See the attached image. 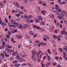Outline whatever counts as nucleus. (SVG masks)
I'll use <instances>...</instances> for the list:
<instances>
[{
	"mask_svg": "<svg viewBox=\"0 0 67 67\" xmlns=\"http://www.w3.org/2000/svg\"><path fill=\"white\" fill-rule=\"evenodd\" d=\"M64 15L62 14H60L58 15V17L59 18V19L60 20H64L65 18L64 17Z\"/></svg>",
	"mask_w": 67,
	"mask_h": 67,
	"instance_id": "nucleus-1",
	"label": "nucleus"
},
{
	"mask_svg": "<svg viewBox=\"0 0 67 67\" xmlns=\"http://www.w3.org/2000/svg\"><path fill=\"white\" fill-rule=\"evenodd\" d=\"M16 26H17L18 28H20V29H21V30H22L23 28V27L22 26V25H21V24H19V23H17Z\"/></svg>",
	"mask_w": 67,
	"mask_h": 67,
	"instance_id": "nucleus-2",
	"label": "nucleus"
},
{
	"mask_svg": "<svg viewBox=\"0 0 67 67\" xmlns=\"http://www.w3.org/2000/svg\"><path fill=\"white\" fill-rule=\"evenodd\" d=\"M24 29H26V28H29L30 29V26L29 24H26V25H24Z\"/></svg>",
	"mask_w": 67,
	"mask_h": 67,
	"instance_id": "nucleus-3",
	"label": "nucleus"
},
{
	"mask_svg": "<svg viewBox=\"0 0 67 67\" xmlns=\"http://www.w3.org/2000/svg\"><path fill=\"white\" fill-rule=\"evenodd\" d=\"M63 55H64L63 58H65V59H66V60L67 61V57H66V54L65 52H63Z\"/></svg>",
	"mask_w": 67,
	"mask_h": 67,
	"instance_id": "nucleus-4",
	"label": "nucleus"
},
{
	"mask_svg": "<svg viewBox=\"0 0 67 67\" xmlns=\"http://www.w3.org/2000/svg\"><path fill=\"white\" fill-rule=\"evenodd\" d=\"M52 11L53 12H56L57 11V8L55 7H53L52 9Z\"/></svg>",
	"mask_w": 67,
	"mask_h": 67,
	"instance_id": "nucleus-5",
	"label": "nucleus"
},
{
	"mask_svg": "<svg viewBox=\"0 0 67 67\" xmlns=\"http://www.w3.org/2000/svg\"><path fill=\"white\" fill-rule=\"evenodd\" d=\"M12 23L13 25H16V26L17 23H16L15 21L14 20H12Z\"/></svg>",
	"mask_w": 67,
	"mask_h": 67,
	"instance_id": "nucleus-6",
	"label": "nucleus"
},
{
	"mask_svg": "<svg viewBox=\"0 0 67 67\" xmlns=\"http://www.w3.org/2000/svg\"><path fill=\"white\" fill-rule=\"evenodd\" d=\"M35 22L37 23H40V20L39 19H36L35 20Z\"/></svg>",
	"mask_w": 67,
	"mask_h": 67,
	"instance_id": "nucleus-7",
	"label": "nucleus"
},
{
	"mask_svg": "<svg viewBox=\"0 0 67 67\" xmlns=\"http://www.w3.org/2000/svg\"><path fill=\"white\" fill-rule=\"evenodd\" d=\"M38 18L39 21H42L43 20V19L42 18V17L41 16H38Z\"/></svg>",
	"mask_w": 67,
	"mask_h": 67,
	"instance_id": "nucleus-8",
	"label": "nucleus"
},
{
	"mask_svg": "<svg viewBox=\"0 0 67 67\" xmlns=\"http://www.w3.org/2000/svg\"><path fill=\"white\" fill-rule=\"evenodd\" d=\"M16 59H20V56H19V54H18V53H17L16 54Z\"/></svg>",
	"mask_w": 67,
	"mask_h": 67,
	"instance_id": "nucleus-9",
	"label": "nucleus"
},
{
	"mask_svg": "<svg viewBox=\"0 0 67 67\" xmlns=\"http://www.w3.org/2000/svg\"><path fill=\"white\" fill-rule=\"evenodd\" d=\"M0 56H1V59H3V58H4V55L2 53L1 54H0Z\"/></svg>",
	"mask_w": 67,
	"mask_h": 67,
	"instance_id": "nucleus-10",
	"label": "nucleus"
},
{
	"mask_svg": "<svg viewBox=\"0 0 67 67\" xmlns=\"http://www.w3.org/2000/svg\"><path fill=\"white\" fill-rule=\"evenodd\" d=\"M32 54L33 55H35V54H37V52L35 51H33L32 52Z\"/></svg>",
	"mask_w": 67,
	"mask_h": 67,
	"instance_id": "nucleus-11",
	"label": "nucleus"
},
{
	"mask_svg": "<svg viewBox=\"0 0 67 67\" xmlns=\"http://www.w3.org/2000/svg\"><path fill=\"white\" fill-rule=\"evenodd\" d=\"M0 24L1 25H3V26H4V25H6V24H3V23L2 21H0Z\"/></svg>",
	"mask_w": 67,
	"mask_h": 67,
	"instance_id": "nucleus-12",
	"label": "nucleus"
},
{
	"mask_svg": "<svg viewBox=\"0 0 67 67\" xmlns=\"http://www.w3.org/2000/svg\"><path fill=\"white\" fill-rule=\"evenodd\" d=\"M59 37H62V36H61L59 35L57 37L58 40V41H61V39Z\"/></svg>",
	"mask_w": 67,
	"mask_h": 67,
	"instance_id": "nucleus-13",
	"label": "nucleus"
},
{
	"mask_svg": "<svg viewBox=\"0 0 67 67\" xmlns=\"http://www.w3.org/2000/svg\"><path fill=\"white\" fill-rule=\"evenodd\" d=\"M51 65V63L49 62H48L47 64H45V65L47 66H47H49V65Z\"/></svg>",
	"mask_w": 67,
	"mask_h": 67,
	"instance_id": "nucleus-14",
	"label": "nucleus"
},
{
	"mask_svg": "<svg viewBox=\"0 0 67 67\" xmlns=\"http://www.w3.org/2000/svg\"><path fill=\"white\" fill-rule=\"evenodd\" d=\"M15 67H19L20 66V64L19 63H16L15 64Z\"/></svg>",
	"mask_w": 67,
	"mask_h": 67,
	"instance_id": "nucleus-15",
	"label": "nucleus"
},
{
	"mask_svg": "<svg viewBox=\"0 0 67 67\" xmlns=\"http://www.w3.org/2000/svg\"><path fill=\"white\" fill-rule=\"evenodd\" d=\"M5 51L6 52H7V53H9V51H10V49L8 48H6L5 49Z\"/></svg>",
	"mask_w": 67,
	"mask_h": 67,
	"instance_id": "nucleus-16",
	"label": "nucleus"
},
{
	"mask_svg": "<svg viewBox=\"0 0 67 67\" xmlns=\"http://www.w3.org/2000/svg\"><path fill=\"white\" fill-rule=\"evenodd\" d=\"M40 44L41 45H42V46H44V45H46V43H43L42 42H41V43H40Z\"/></svg>",
	"mask_w": 67,
	"mask_h": 67,
	"instance_id": "nucleus-17",
	"label": "nucleus"
},
{
	"mask_svg": "<svg viewBox=\"0 0 67 67\" xmlns=\"http://www.w3.org/2000/svg\"><path fill=\"white\" fill-rule=\"evenodd\" d=\"M18 30H13L12 32V33H15V32H18Z\"/></svg>",
	"mask_w": 67,
	"mask_h": 67,
	"instance_id": "nucleus-18",
	"label": "nucleus"
},
{
	"mask_svg": "<svg viewBox=\"0 0 67 67\" xmlns=\"http://www.w3.org/2000/svg\"><path fill=\"white\" fill-rule=\"evenodd\" d=\"M50 18H52V19H53L54 18V15H50Z\"/></svg>",
	"mask_w": 67,
	"mask_h": 67,
	"instance_id": "nucleus-19",
	"label": "nucleus"
},
{
	"mask_svg": "<svg viewBox=\"0 0 67 67\" xmlns=\"http://www.w3.org/2000/svg\"><path fill=\"white\" fill-rule=\"evenodd\" d=\"M40 24L42 26H43V25H44V24H45V23H44V22H41L40 23Z\"/></svg>",
	"mask_w": 67,
	"mask_h": 67,
	"instance_id": "nucleus-20",
	"label": "nucleus"
},
{
	"mask_svg": "<svg viewBox=\"0 0 67 67\" xmlns=\"http://www.w3.org/2000/svg\"><path fill=\"white\" fill-rule=\"evenodd\" d=\"M47 59L48 61H50L51 60V57L49 55L47 56Z\"/></svg>",
	"mask_w": 67,
	"mask_h": 67,
	"instance_id": "nucleus-21",
	"label": "nucleus"
},
{
	"mask_svg": "<svg viewBox=\"0 0 67 67\" xmlns=\"http://www.w3.org/2000/svg\"><path fill=\"white\" fill-rule=\"evenodd\" d=\"M42 52V51H40L37 54V56H39V55H40V53H41Z\"/></svg>",
	"mask_w": 67,
	"mask_h": 67,
	"instance_id": "nucleus-22",
	"label": "nucleus"
},
{
	"mask_svg": "<svg viewBox=\"0 0 67 67\" xmlns=\"http://www.w3.org/2000/svg\"><path fill=\"white\" fill-rule=\"evenodd\" d=\"M45 13H46V11H41V13L43 14V15H45Z\"/></svg>",
	"mask_w": 67,
	"mask_h": 67,
	"instance_id": "nucleus-23",
	"label": "nucleus"
},
{
	"mask_svg": "<svg viewBox=\"0 0 67 67\" xmlns=\"http://www.w3.org/2000/svg\"><path fill=\"white\" fill-rule=\"evenodd\" d=\"M32 17V16L31 15H29L27 17V19H30V18H31Z\"/></svg>",
	"mask_w": 67,
	"mask_h": 67,
	"instance_id": "nucleus-24",
	"label": "nucleus"
},
{
	"mask_svg": "<svg viewBox=\"0 0 67 67\" xmlns=\"http://www.w3.org/2000/svg\"><path fill=\"white\" fill-rule=\"evenodd\" d=\"M16 5L18 8H19V3L18 2H16Z\"/></svg>",
	"mask_w": 67,
	"mask_h": 67,
	"instance_id": "nucleus-25",
	"label": "nucleus"
},
{
	"mask_svg": "<svg viewBox=\"0 0 67 67\" xmlns=\"http://www.w3.org/2000/svg\"><path fill=\"white\" fill-rule=\"evenodd\" d=\"M29 34H30L31 35H34V34H33V32L32 31H30L29 32Z\"/></svg>",
	"mask_w": 67,
	"mask_h": 67,
	"instance_id": "nucleus-26",
	"label": "nucleus"
},
{
	"mask_svg": "<svg viewBox=\"0 0 67 67\" xmlns=\"http://www.w3.org/2000/svg\"><path fill=\"white\" fill-rule=\"evenodd\" d=\"M59 49L60 50V52L61 53H62V52L63 51V49L61 48H59Z\"/></svg>",
	"mask_w": 67,
	"mask_h": 67,
	"instance_id": "nucleus-27",
	"label": "nucleus"
},
{
	"mask_svg": "<svg viewBox=\"0 0 67 67\" xmlns=\"http://www.w3.org/2000/svg\"><path fill=\"white\" fill-rule=\"evenodd\" d=\"M65 47L66 48H64V49L66 53H67V46H66Z\"/></svg>",
	"mask_w": 67,
	"mask_h": 67,
	"instance_id": "nucleus-28",
	"label": "nucleus"
},
{
	"mask_svg": "<svg viewBox=\"0 0 67 67\" xmlns=\"http://www.w3.org/2000/svg\"><path fill=\"white\" fill-rule=\"evenodd\" d=\"M19 14H23V13L21 11H20L18 12Z\"/></svg>",
	"mask_w": 67,
	"mask_h": 67,
	"instance_id": "nucleus-29",
	"label": "nucleus"
},
{
	"mask_svg": "<svg viewBox=\"0 0 67 67\" xmlns=\"http://www.w3.org/2000/svg\"><path fill=\"white\" fill-rule=\"evenodd\" d=\"M53 38H56L57 37L56 36V35H54L53 36Z\"/></svg>",
	"mask_w": 67,
	"mask_h": 67,
	"instance_id": "nucleus-30",
	"label": "nucleus"
},
{
	"mask_svg": "<svg viewBox=\"0 0 67 67\" xmlns=\"http://www.w3.org/2000/svg\"><path fill=\"white\" fill-rule=\"evenodd\" d=\"M16 52H13L12 54V55L13 56H15V55H16Z\"/></svg>",
	"mask_w": 67,
	"mask_h": 67,
	"instance_id": "nucleus-31",
	"label": "nucleus"
},
{
	"mask_svg": "<svg viewBox=\"0 0 67 67\" xmlns=\"http://www.w3.org/2000/svg\"><path fill=\"white\" fill-rule=\"evenodd\" d=\"M66 3V2H61L60 3V4H65Z\"/></svg>",
	"mask_w": 67,
	"mask_h": 67,
	"instance_id": "nucleus-32",
	"label": "nucleus"
},
{
	"mask_svg": "<svg viewBox=\"0 0 67 67\" xmlns=\"http://www.w3.org/2000/svg\"><path fill=\"white\" fill-rule=\"evenodd\" d=\"M44 37H45V38H46L48 40H49V37H48V36H44Z\"/></svg>",
	"mask_w": 67,
	"mask_h": 67,
	"instance_id": "nucleus-33",
	"label": "nucleus"
},
{
	"mask_svg": "<svg viewBox=\"0 0 67 67\" xmlns=\"http://www.w3.org/2000/svg\"><path fill=\"white\" fill-rule=\"evenodd\" d=\"M3 55H5V56L7 54V53H6V52H5V51H4V52H3Z\"/></svg>",
	"mask_w": 67,
	"mask_h": 67,
	"instance_id": "nucleus-34",
	"label": "nucleus"
},
{
	"mask_svg": "<svg viewBox=\"0 0 67 67\" xmlns=\"http://www.w3.org/2000/svg\"><path fill=\"white\" fill-rule=\"evenodd\" d=\"M4 47H5L3 46H2L1 47H0V49H3V48H4Z\"/></svg>",
	"mask_w": 67,
	"mask_h": 67,
	"instance_id": "nucleus-35",
	"label": "nucleus"
},
{
	"mask_svg": "<svg viewBox=\"0 0 67 67\" xmlns=\"http://www.w3.org/2000/svg\"><path fill=\"white\" fill-rule=\"evenodd\" d=\"M6 37H7V39L9 40V39L10 38V36L9 35H6Z\"/></svg>",
	"mask_w": 67,
	"mask_h": 67,
	"instance_id": "nucleus-36",
	"label": "nucleus"
},
{
	"mask_svg": "<svg viewBox=\"0 0 67 67\" xmlns=\"http://www.w3.org/2000/svg\"><path fill=\"white\" fill-rule=\"evenodd\" d=\"M43 40L45 41H47V39H46V38L44 37H44L43 38Z\"/></svg>",
	"mask_w": 67,
	"mask_h": 67,
	"instance_id": "nucleus-37",
	"label": "nucleus"
},
{
	"mask_svg": "<svg viewBox=\"0 0 67 67\" xmlns=\"http://www.w3.org/2000/svg\"><path fill=\"white\" fill-rule=\"evenodd\" d=\"M27 40L29 41V43H32V42L31 40L29 39H27Z\"/></svg>",
	"mask_w": 67,
	"mask_h": 67,
	"instance_id": "nucleus-38",
	"label": "nucleus"
},
{
	"mask_svg": "<svg viewBox=\"0 0 67 67\" xmlns=\"http://www.w3.org/2000/svg\"><path fill=\"white\" fill-rule=\"evenodd\" d=\"M29 22L32 23H33V20H30L29 21Z\"/></svg>",
	"mask_w": 67,
	"mask_h": 67,
	"instance_id": "nucleus-39",
	"label": "nucleus"
},
{
	"mask_svg": "<svg viewBox=\"0 0 67 67\" xmlns=\"http://www.w3.org/2000/svg\"><path fill=\"white\" fill-rule=\"evenodd\" d=\"M55 59L56 60H57L59 59V57H55Z\"/></svg>",
	"mask_w": 67,
	"mask_h": 67,
	"instance_id": "nucleus-40",
	"label": "nucleus"
},
{
	"mask_svg": "<svg viewBox=\"0 0 67 67\" xmlns=\"http://www.w3.org/2000/svg\"><path fill=\"white\" fill-rule=\"evenodd\" d=\"M18 61H14L13 62V63L15 64L16 63H17Z\"/></svg>",
	"mask_w": 67,
	"mask_h": 67,
	"instance_id": "nucleus-41",
	"label": "nucleus"
},
{
	"mask_svg": "<svg viewBox=\"0 0 67 67\" xmlns=\"http://www.w3.org/2000/svg\"><path fill=\"white\" fill-rule=\"evenodd\" d=\"M41 65H42V67H45V66H44V64H43V63H41Z\"/></svg>",
	"mask_w": 67,
	"mask_h": 67,
	"instance_id": "nucleus-42",
	"label": "nucleus"
},
{
	"mask_svg": "<svg viewBox=\"0 0 67 67\" xmlns=\"http://www.w3.org/2000/svg\"><path fill=\"white\" fill-rule=\"evenodd\" d=\"M34 55H32V57H31V59L32 60L34 59Z\"/></svg>",
	"mask_w": 67,
	"mask_h": 67,
	"instance_id": "nucleus-43",
	"label": "nucleus"
},
{
	"mask_svg": "<svg viewBox=\"0 0 67 67\" xmlns=\"http://www.w3.org/2000/svg\"><path fill=\"white\" fill-rule=\"evenodd\" d=\"M48 52V53L49 54H50V53H51V52L50 51V50L49 49H48L47 50Z\"/></svg>",
	"mask_w": 67,
	"mask_h": 67,
	"instance_id": "nucleus-44",
	"label": "nucleus"
},
{
	"mask_svg": "<svg viewBox=\"0 0 67 67\" xmlns=\"http://www.w3.org/2000/svg\"><path fill=\"white\" fill-rule=\"evenodd\" d=\"M55 7L56 8H57V9H59V8L58 6V5H55Z\"/></svg>",
	"mask_w": 67,
	"mask_h": 67,
	"instance_id": "nucleus-45",
	"label": "nucleus"
},
{
	"mask_svg": "<svg viewBox=\"0 0 67 67\" xmlns=\"http://www.w3.org/2000/svg\"><path fill=\"white\" fill-rule=\"evenodd\" d=\"M8 30V29H7V28H5V32H7Z\"/></svg>",
	"mask_w": 67,
	"mask_h": 67,
	"instance_id": "nucleus-46",
	"label": "nucleus"
},
{
	"mask_svg": "<svg viewBox=\"0 0 67 67\" xmlns=\"http://www.w3.org/2000/svg\"><path fill=\"white\" fill-rule=\"evenodd\" d=\"M5 21L6 22V23H8V20H7V19L5 18Z\"/></svg>",
	"mask_w": 67,
	"mask_h": 67,
	"instance_id": "nucleus-47",
	"label": "nucleus"
},
{
	"mask_svg": "<svg viewBox=\"0 0 67 67\" xmlns=\"http://www.w3.org/2000/svg\"><path fill=\"white\" fill-rule=\"evenodd\" d=\"M53 66H56V64H57V63L56 62H55L54 63H53Z\"/></svg>",
	"mask_w": 67,
	"mask_h": 67,
	"instance_id": "nucleus-48",
	"label": "nucleus"
},
{
	"mask_svg": "<svg viewBox=\"0 0 67 67\" xmlns=\"http://www.w3.org/2000/svg\"><path fill=\"white\" fill-rule=\"evenodd\" d=\"M5 43L4 42H2V45H3V46H4L5 45Z\"/></svg>",
	"mask_w": 67,
	"mask_h": 67,
	"instance_id": "nucleus-49",
	"label": "nucleus"
},
{
	"mask_svg": "<svg viewBox=\"0 0 67 67\" xmlns=\"http://www.w3.org/2000/svg\"><path fill=\"white\" fill-rule=\"evenodd\" d=\"M6 2H7V0H5L3 1V3H4V4H5L6 3Z\"/></svg>",
	"mask_w": 67,
	"mask_h": 67,
	"instance_id": "nucleus-50",
	"label": "nucleus"
},
{
	"mask_svg": "<svg viewBox=\"0 0 67 67\" xmlns=\"http://www.w3.org/2000/svg\"><path fill=\"white\" fill-rule=\"evenodd\" d=\"M11 31H9L8 32V34L9 35H11Z\"/></svg>",
	"mask_w": 67,
	"mask_h": 67,
	"instance_id": "nucleus-51",
	"label": "nucleus"
},
{
	"mask_svg": "<svg viewBox=\"0 0 67 67\" xmlns=\"http://www.w3.org/2000/svg\"><path fill=\"white\" fill-rule=\"evenodd\" d=\"M36 36H37V34H36L35 35L33 36V38H35V37H36Z\"/></svg>",
	"mask_w": 67,
	"mask_h": 67,
	"instance_id": "nucleus-52",
	"label": "nucleus"
},
{
	"mask_svg": "<svg viewBox=\"0 0 67 67\" xmlns=\"http://www.w3.org/2000/svg\"><path fill=\"white\" fill-rule=\"evenodd\" d=\"M62 59H63L61 57H60L59 58V60H60H60H62Z\"/></svg>",
	"mask_w": 67,
	"mask_h": 67,
	"instance_id": "nucleus-53",
	"label": "nucleus"
},
{
	"mask_svg": "<svg viewBox=\"0 0 67 67\" xmlns=\"http://www.w3.org/2000/svg\"><path fill=\"white\" fill-rule=\"evenodd\" d=\"M43 2H42V1H40L39 2V3L40 4H41V3H42Z\"/></svg>",
	"mask_w": 67,
	"mask_h": 67,
	"instance_id": "nucleus-54",
	"label": "nucleus"
},
{
	"mask_svg": "<svg viewBox=\"0 0 67 67\" xmlns=\"http://www.w3.org/2000/svg\"><path fill=\"white\" fill-rule=\"evenodd\" d=\"M15 15L16 16H18V17H19V16H20V15L19 14H16V15Z\"/></svg>",
	"mask_w": 67,
	"mask_h": 67,
	"instance_id": "nucleus-55",
	"label": "nucleus"
},
{
	"mask_svg": "<svg viewBox=\"0 0 67 67\" xmlns=\"http://www.w3.org/2000/svg\"><path fill=\"white\" fill-rule=\"evenodd\" d=\"M24 17L26 19L27 18V16L26 15V14H25L24 15Z\"/></svg>",
	"mask_w": 67,
	"mask_h": 67,
	"instance_id": "nucleus-56",
	"label": "nucleus"
},
{
	"mask_svg": "<svg viewBox=\"0 0 67 67\" xmlns=\"http://www.w3.org/2000/svg\"><path fill=\"white\" fill-rule=\"evenodd\" d=\"M18 48H21V46H20V45L19 44L18 46Z\"/></svg>",
	"mask_w": 67,
	"mask_h": 67,
	"instance_id": "nucleus-57",
	"label": "nucleus"
},
{
	"mask_svg": "<svg viewBox=\"0 0 67 67\" xmlns=\"http://www.w3.org/2000/svg\"><path fill=\"white\" fill-rule=\"evenodd\" d=\"M64 34L65 35H66V37L67 36V32H66L65 31V32H64Z\"/></svg>",
	"mask_w": 67,
	"mask_h": 67,
	"instance_id": "nucleus-58",
	"label": "nucleus"
},
{
	"mask_svg": "<svg viewBox=\"0 0 67 67\" xmlns=\"http://www.w3.org/2000/svg\"><path fill=\"white\" fill-rule=\"evenodd\" d=\"M24 2L25 3H26L27 2V1L26 0H24Z\"/></svg>",
	"mask_w": 67,
	"mask_h": 67,
	"instance_id": "nucleus-59",
	"label": "nucleus"
},
{
	"mask_svg": "<svg viewBox=\"0 0 67 67\" xmlns=\"http://www.w3.org/2000/svg\"><path fill=\"white\" fill-rule=\"evenodd\" d=\"M36 42L37 43H40V42L38 40H36Z\"/></svg>",
	"mask_w": 67,
	"mask_h": 67,
	"instance_id": "nucleus-60",
	"label": "nucleus"
},
{
	"mask_svg": "<svg viewBox=\"0 0 67 67\" xmlns=\"http://www.w3.org/2000/svg\"><path fill=\"white\" fill-rule=\"evenodd\" d=\"M0 5L1 6H3V4L1 2H0Z\"/></svg>",
	"mask_w": 67,
	"mask_h": 67,
	"instance_id": "nucleus-61",
	"label": "nucleus"
},
{
	"mask_svg": "<svg viewBox=\"0 0 67 67\" xmlns=\"http://www.w3.org/2000/svg\"><path fill=\"white\" fill-rule=\"evenodd\" d=\"M58 9V11H59V12H60V11H61V9Z\"/></svg>",
	"mask_w": 67,
	"mask_h": 67,
	"instance_id": "nucleus-62",
	"label": "nucleus"
},
{
	"mask_svg": "<svg viewBox=\"0 0 67 67\" xmlns=\"http://www.w3.org/2000/svg\"><path fill=\"white\" fill-rule=\"evenodd\" d=\"M33 26L34 27H35V28H37V26H36V25H33Z\"/></svg>",
	"mask_w": 67,
	"mask_h": 67,
	"instance_id": "nucleus-63",
	"label": "nucleus"
},
{
	"mask_svg": "<svg viewBox=\"0 0 67 67\" xmlns=\"http://www.w3.org/2000/svg\"><path fill=\"white\" fill-rule=\"evenodd\" d=\"M46 3H44L43 4V6H44V7L46 6Z\"/></svg>",
	"mask_w": 67,
	"mask_h": 67,
	"instance_id": "nucleus-64",
	"label": "nucleus"
}]
</instances>
